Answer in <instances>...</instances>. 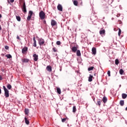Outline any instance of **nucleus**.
Listing matches in <instances>:
<instances>
[{
  "label": "nucleus",
  "mask_w": 127,
  "mask_h": 127,
  "mask_svg": "<svg viewBox=\"0 0 127 127\" xmlns=\"http://www.w3.org/2000/svg\"><path fill=\"white\" fill-rule=\"evenodd\" d=\"M105 32H106V31L105 30H102L99 31V33L100 35L104 34Z\"/></svg>",
  "instance_id": "obj_18"
},
{
  "label": "nucleus",
  "mask_w": 127,
  "mask_h": 127,
  "mask_svg": "<svg viewBox=\"0 0 127 127\" xmlns=\"http://www.w3.org/2000/svg\"><path fill=\"white\" fill-rule=\"evenodd\" d=\"M1 94V89H0V94Z\"/></svg>",
  "instance_id": "obj_43"
},
{
  "label": "nucleus",
  "mask_w": 127,
  "mask_h": 127,
  "mask_svg": "<svg viewBox=\"0 0 127 127\" xmlns=\"http://www.w3.org/2000/svg\"><path fill=\"white\" fill-rule=\"evenodd\" d=\"M46 69H47V71H48L49 72H52V67H51V66L48 65L47 66Z\"/></svg>",
  "instance_id": "obj_9"
},
{
  "label": "nucleus",
  "mask_w": 127,
  "mask_h": 127,
  "mask_svg": "<svg viewBox=\"0 0 127 127\" xmlns=\"http://www.w3.org/2000/svg\"><path fill=\"white\" fill-rule=\"evenodd\" d=\"M33 40L34 41L33 46L34 47H36L37 45H36V40H35V37H34L33 38Z\"/></svg>",
  "instance_id": "obj_12"
},
{
  "label": "nucleus",
  "mask_w": 127,
  "mask_h": 127,
  "mask_svg": "<svg viewBox=\"0 0 127 127\" xmlns=\"http://www.w3.org/2000/svg\"><path fill=\"white\" fill-rule=\"evenodd\" d=\"M7 88L8 90H10V89H11V85L10 84H8L7 85Z\"/></svg>",
  "instance_id": "obj_31"
},
{
  "label": "nucleus",
  "mask_w": 127,
  "mask_h": 127,
  "mask_svg": "<svg viewBox=\"0 0 127 127\" xmlns=\"http://www.w3.org/2000/svg\"><path fill=\"white\" fill-rule=\"evenodd\" d=\"M33 57L34 61H37V60H38V55H36V54H34Z\"/></svg>",
  "instance_id": "obj_7"
},
{
  "label": "nucleus",
  "mask_w": 127,
  "mask_h": 127,
  "mask_svg": "<svg viewBox=\"0 0 127 127\" xmlns=\"http://www.w3.org/2000/svg\"><path fill=\"white\" fill-rule=\"evenodd\" d=\"M71 50L72 52H76L77 51V47H73Z\"/></svg>",
  "instance_id": "obj_16"
},
{
  "label": "nucleus",
  "mask_w": 127,
  "mask_h": 127,
  "mask_svg": "<svg viewBox=\"0 0 127 127\" xmlns=\"http://www.w3.org/2000/svg\"><path fill=\"white\" fill-rule=\"evenodd\" d=\"M73 4H74L76 6H78V1L77 0L73 1Z\"/></svg>",
  "instance_id": "obj_25"
},
{
  "label": "nucleus",
  "mask_w": 127,
  "mask_h": 127,
  "mask_svg": "<svg viewBox=\"0 0 127 127\" xmlns=\"http://www.w3.org/2000/svg\"><path fill=\"white\" fill-rule=\"evenodd\" d=\"M57 92L59 94V95L61 94V89H60V88L58 87L57 88Z\"/></svg>",
  "instance_id": "obj_15"
},
{
  "label": "nucleus",
  "mask_w": 127,
  "mask_h": 127,
  "mask_svg": "<svg viewBox=\"0 0 127 127\" xmlns=\"http://www.w3.org/2000/svg\"><path fill=\"white\" fill-rule=\"evenodd\" d=\"M43 23H44V24H46V20H44Z\"/></svg>",
  "instance_id": "obj_40"
},
{
  "label": "nucleus",
  "mask_w": 127,
  "mask_h": 127,
  "mask_svg": "<svg viewBox=\"0 0 127 127\" xmlns=\"http://www.w3.org/2000/svg\"><path fill=\"white\" fill-rule=\"evenodd\" d=\"M76 111H77V109H76V106H73L72 108L73 113H76Z\"/></svg>",
  "instance_id": "obj_23"
},
{
  "label": "nucleus",
  "mask_w": 127,
  "mask_h": 127,
  "mask_svg": "<svg viewBox=\"0 0 127 127\" xmlns=\"http://www.w3.org/2000/svg\"><path fill=\"white\" fill-rule=\"evenodd\" d=\"M88 80H93V76H92V75L90 74Z\"/></svg>",
  "instance_id": "obj_34"
},
{
  "label": "nucleus",
  "mask_w": 127,
  "mask_h": 127,
  "mask_svg": "<svg viewBox=\"0 0 127 127\" xmlns=\"http://www.w3.org/2000/svg\"><path fill=\"white\" fill-rule=\"evenodd\" d=\"M127 94H125V93H123L122 94V98L123 99H127Z\"/></svg>",
  "instance_id": "obj_19"
},
{
  "label": "nucleus",
  "mask_w": 127,
  "mask_h": 127,
  "mask_svg": "<svg viewBox=\"0 0 127 127\" xmlns=\"http://www.w3.org/2000/svg\"><path fill=\"white\" fill-rule=\"evenodd\" d=\"M32 14H33V12L32 11H29L28 15L32 16Z\"/></svg>",
  "instance_id": "obj_29"
},
{
  "label": "nucleus",
  "mask_w": 127,
  "mask_h": 127,
  "mask_svg": "<svg viewBox=\"0 0 127 127\" xmlns=\"http://www.w3.org/2000/svg\"><path fill=\"white\" fill-rule=\"evenodd\" d=\"M29 62V60L27 59H24L22 60V62H23V63H28Z\"/></svg>",
  "instance_id": "obj_11"
},
{
  "label": "nucleus",
  "mask_w": 127,
  "mask_h": 127,
  "mask_svg": "<svg viewBox=\"0 0 127 127\" xmlns=\"http://www.w3.org/2000/svg\"><path fill=\"white\" fill-rule=\"evenodd\" d=\"M102 101L104 104H106L108 101V99L107 97H106V96H104L102 99Z\"/></svg>",
  "instance_id": "obj_10"
},
{
  "label": "nucleus",
  "mask_w": 127,
  "mask_h": 127,
  "mask_svg": "<svg viewBox=\"0 0 127 127\" xmlns=\"http://www.w3.org/2000/svg\"><path fill=\"white\" fill-rule=\"evenodd\" d=\"M22 9L24 12H26V6L25 5V2L23 3V6L22 7Z\"/></svg>",
  "instance_id": "obj_5"
},
{
  "label": "nucleus",
  "mask_w": 127,
  "mask_h": 127,
  "mask_svg": "<svg viewBox=\"0 0 127 127\" xmlns=\"http://www.w3.org/2000/svg\"><path fill=\"white\" fill-rule=\"evenodd\" d=\"M1 30V26L0 25V31Z\"/></svg>",
  "instance_id": "obj_44"
},
{
  "label": "nucleus",
  "mask_w": 127,
  "mask_h": 127,
  "mask_svg": "<svg viewBox=\"0 0 127 127\" xmlns=\"http://www.w3.org/2000/svg\"><path fill=\"white\" fill-rule=\"evenodd\" d=\"M67 120H68V119L67 118L62 119V123H65V121H67Z\"/></svg>",
  "instance_id": "obj_27"
},
{
  "label": "nucleus",
  "mask_w": 127,
  "mask_h": 127,
  "mask_svg": "<svg viewBox=\"0 0 127 127\" xmlns=\"http://www.w3.org/2000/svg\"><path fill=\"white\" fill-rule=\"evenodd\" d=\"M76 55H77V56H81V52H80V50L77 51Z\"/></svg>",
  "instance_id": "obj_20"
},
{
  "label": "nucleus",
  "mask_w": 127,
  "mask_h": 127,
  "mask_svg": "<svg viewBox=\"0 0 127 127\" xmlns=\"http://www.w3.org/2000/svg\"><path fill=\"white\" fill-rule=\"evenodd\" d=\"M45 41L42 38L39 39V44L40 46L42 45H43L44 44Z\"/></svg>",
  "instance_id": "obj_3"
},
{
  "label": "nucleus",
  "mask_w": 127,
  "mask_h": 127,
  "mask_svg": "<svg viewBox=\"0 0 127 127\" xmlns=\"http://www.w3.org/2000/svg\"><path fill=\"white\" fill-rule=\"evenodd\" d=\"M119 63H120V61H119V59H117L116 60H115L116 65H119Z\"/></svg>",
  "instance_id": "obj_24"
},
{
  "label": "nucleus",
  "mask_w": 127,
  "mask_h": 127,
  "mask_svg": "<svg viewBox=\"0 0 127 127\" xmlns=\"http://www.w3.org/2000/svg\"><path fill=\"white\" fill-rule=\"evenodd\" d=\"M53 50H54V52H56V50H55V49L53 48Z\"/></svg>",
  "instance_id": "obj_42"
},
{
  "label": "nucleus",
  "mask_w": 127,
  "mask_h": 127,
  "mask_svg": "<svg viewBox=\"0 0 127 127\" xmlns=\"http://www.w3.org/2000/svg\"><path fill=\"white\" fill-rule=\"evenodd\" d=\"M120 106H121L122 107H123L124 106V105H125V101L124 100H121L120 101Z\"/></svg>",
  "instance_id": "obj_14"
},
{
  "label": "nucleus",
  "mask_w": 127,
  "mask_h": 127,
  "mask_svg": "<svg viewBox=\"0 0 127 127\" xmlns=\"http://www.w3.org/2000/svg\"><path fill=\"white\" fill-rule=\"evenodd\" d=\"M92 53L94 54V55H96V53L97 52L96 48H93L92 49Z\"/></svg>",
  "instance_id": "obj_13"
},
{
  "label": "nucleus",
  "mask_w": 127,
  "mask_h": 127,
  "mask_svg": "<svg viewBox=\"0 0 127 127\" xmlns=\"http://www.w3.org/2000/svg\"><path fill=\"white\" fill-rule=\"evenodd\" d=\"M16 18L17 21H20V20H21V18H20V16H16Z\"/></svg>",
  "instance_id": "obj_22"
},
{
  "label": "nucleus",
  "mask_w": 127,
  "mask_h": 127,
  "mask_svg": "<svg viewBox=\"0 0 127 127\" xmlns=\"http://www.w3.org/2000/svg\"><path fill=\"white\" fill-rule=\"evenodd\" d=\"M88 81H89V82H92V80H89Z\"/></svg>",
  "instance_id": "obj_46"
},
{
  "label": "nucleus",
  "mask_w": 127,
  "mask_h": 127,
  "mask_svg": "<svg viewBox=\"0 0 127 127\" xmlns=\"http://www.w3.org/2000/svg\"><path fill=\"white\" fill-rule=\"evenodd\" d=\"M3 90L4 91V96L6 98H8L9 97V91H8V90L6 89V87H5V86H3Z\"/></svg>",
  "instance_id": "obj_1"
},
{
  "label": "nucleus",
  "mask_w": 127,
  "mask_h": 127,
  "mask_svg": "<svg viewBox=\"0 0 127 127\" xmlns=\"http://www.w3.org/2000/svg\"><path fill=\"white\" fill-rule=\"evenodd\" d=\"M31 18V16H30L29 15H28V16L27 18V20L29 21V20H30Z\"/></svg>",
  "instance_id": "obj_33"
},
{
  "label": "nucleus",
  "mask_w": 127,
  "mask_h": 127,
  "mask_svg": "<svg viewBox=\"0 0 127 127\" xmlns=\"http://www.w3.org/2000/svg\"><path fill=\"white\" fill-rule=\"evenodd\" d=\"M126 110L127 111V107L126 108Z\"/></svg>",
  "instance_id": "obj_48"
},
{
  "label": "nucleus",
  "mask_w": 127,
  "mask_h": 127,
  "mask_svg": "<svg viewBox=\"0 0 127 127\" xmlns=\"http://www.w3.org/2000/svg\"><path fill=\"white\" fill-rule=\"evenodd\" d=\"M101 101L100 100H98L97 103H96L97 106H99V107H101Z\"/></svg>",
  "instance_id": "obj_21"
},
{
  "label": "nucleus",
  "mask_w": 127,
  "mask_h": 127,
  "mask_svg": "<svg viewBox=\"0 0 127 127\" xmlns=\"http://www.w3.org/2000/svg\"><path fill=\"white\" fill-rule=\"evenodd\" d=\"M57 45H60L61 44V42L60 41H58L56 43Z\"/></svg>",
  "instance_id": "obj_35"
},
{
  "label": "nucleus",
  "mask_w": 127,
  "mask_h": 127,
  "mask_svg": "<svg viewBox=\"0 0 127 127\" xmlns=\"http://www.w3.org/2000/svg\"><path fill=\"white\" fill-rule=\"evenodd\" d=\"M93 69H94V66H91L90 67H88V70L89 71H92V70H93Z\"/></svg>",
  "instance_id": "obj_30"
},
{
  "label": "nucleus",
  "mask_w": 127,
  "mask_h": 127,
  "mask_svg": "<svg viewBox=\"0 0 127 127\" xmlns=\"http://www.w3.org/2000/svg\"><path fill=\"white\" fill-rule=\"evenodd\" d=\"M17 39H19V36H17Z\"/></svg>",
  "instance_id": "obj_41"
},
{
  "label": "nucleus",
  "mask_w": 127,
  "mask_h": 127,
  "mask_svg": "<svg viewBox=\"0 0 127 127\" xmlns=\"http://www.w3.org/2000/svg\"><path fill=\"white\" fill-rule=\"evenodd\" d=\"M24 112L25 115H28V113H29V110L28 109H25Z\"/></svg>",
  "instance_id": "obj_26"
},
{
  "label": "nucleus",
  "mask_w": 127,
  "mask_h": 127,
  "mask_svg": "<svg viewBox=\"0 0 127 127\" xmlns=\"http://www.w3.org/2000/svg\"><path fill=\"white\" fill-rule=\"evenodd\" d=\"M28 49L27 48V47H24L22 50V53L23 54H25V53L27 52Z\"/></svg>",
  "instance_id": "obj_6"
},
{
  "label": "nucleus",
  "mask_w": 127,
  "mask_h": 127,
  "mask_svg": "<svg viewBox=\"0 0 127 127\" xmlns=\"http://www.w3.org/2000/svg\"><path fill=\"white\" fill-rule=\"evenodd\" d=\"M121 33H122V30L121 29H119L118 35L119 36H121Z\"/></svg>",
  "instance_id": "obj_32"
},
{
  "label": "nucleus",
  "mask_w": 127,
  "mask_h": 127,
  "mask_svg": "<svg viewBox=\"0 0 127 127\" xmlns=\"http://www.w3.org/2000/svg\"><path fill=\"white\" fill-rule=\"evenodd\" d=\"M25 124L26 125H29V121L27 120V118L26 117H25L24 118Z\"/></svg>",
  "instance_id": "obj_17"
},
{
  "label": "nucleus",
  "mask_w": 127,
  "mask_h": 127,
  "mask_svg": "<svg viewBox=\"0 0 127 127\" xmlns=\"http://www.w3.org/2000/svg\"><path fill=\"white\" fill-rule=\"evenodd\" d=\"M107 74L109 76V77H110L111 76V71L109 70L108 72H107Z\"/></svg>",
  "instance_id": "obj_37"
},
{
  "label": "nucleus",
  "mask_w": 127,
  "mask_h": 127,
  "mask_svg": "<svg viewBox=\"0 0 127 127\" xmlns=\"http://www.w3.org/2000/svg\"><path fill=\"white\" fill-rule=\"evenodd\" d=\"M9 48V47L7 46H5V49H6V50H8V49Z\"/></svg>",
  "instance_id": "obj_38"
},
{
  "label": "nucleus",
  "mask_w": 127,
  "mask_h": 127,
  "mask_svg": "<svg viewBox=\"0 0 127 127\" xmlns=\"http://www.w3.org/2000/svg\"><path fill=\"white\" fill-rule=\"evenodd\" d=\"M94 76H96V74H94Z\"/></svg>",
  "instance_id": "obj_49"
},
{
  "label": "nucleus",
  "mask_w": 127,
  "mask_h": 127,
  "mask_svg": "<svg viewBox=\"0 0 127 127\" xmlns=\"http://www.w3.org/2000/svg\"><path fill=\"white\" fill-rule=\"evenodd\" d=\"M39 17L43 20L45 18V13L43 11H41L39 13Z\"/></svg>",
  "instance_id": "obj_2"
},
{
  "label": "nucleus",
  "mask_w": 127,
  "mask_h": 127,
  "mask_svg": "<svg viewBox=\"0 0 127 127\" xmlns=\"http://www.w3.org/2000/svg\"><path fill=\"white\" fill-rule=\"evenodd\" d=\"M119 72H120V75H123V74H124V70H123V69H121L120 70Z\"/></svg>",
  "instance_id": "obj_28"
},
{
  "label": "nucleus",
  "mask_w": 127,
  "mask_h": 127,
  "mask_svg": "<svg viewBox=\"0 0 127 127\" xmlns=\"http://www.w3.org/2000/svg\"><path fill=\"white\" fill-rule=\"evenodd\" d=\"M1 75H0V80H1Z\"/></svg>",
  "instance_id": "obj_45"
},
{
  "label": "nucleus",
  "mask_w": 127,
  "mask_h": 127,
  "mask_svg": "<svg viewBox=\"0 0 127 127\" xmlns=\"http://www.w3.org/2000/svg\"><path fill=\"white\" fill-rule=\"evenodd\" d=\"M1 17V14H0V18Z\"/></svg>",
  "instance_id": "obj_47"
},
{
  "label": "nucleus",
  "mask_w": 127,
  "mask_h": 127,
  "mask_svg": "<svg viewBox=\"0 0 127 127\" xmlns=\"http://www.w3.org/2000/svg\"><path fill=\"white\" fill-rule=\"evenodd\" d=\"M56 24H57V22H56L55 21V20H52L51 25H52V27H53V26H55V25H56Z\"/></svg>",
  "instance_id": "obj_8"
},
{
  "label": "nucleus",
  "mask_w": 127,
  "mask_h": 127,
  "mask_svg": "<svg viewBox=\"0 0 127 127\" xmlns=\"http://www.w3.org/2000/svg\"><path fill=\"white\" fill-rule=\"evenodd\" d=\"M10 2H14V0H10Z\"/></svg>",
  "instance_id": "obj_39"
},
{
  "label": "nucleus",
  "mask_w": 127,
  "mask_h": 127,
  "mask_svg": "<svg viewBox=\"0 0 127 127\" xmlns=\"http://www.w3.org/2000/svg\"><path fill=\"white\" fill-rule=\"evenodd\" d=\"M6 57H7V58L10 59L11 58V55H6Z\"/></svg>",
  "instance_id": "obj_36"
},
{
  "label": "nucleus",
  "mask_w": 127,
  "mask_h": 127,
  "mask_svg": "<svg viewBox=\"0 0 127 127\" xmlns=\"http://www.w3.org/2000/svg\"><path fill=\"white\" fill-rule=\"evenodd\" d=\"M57 8L58 10H60V11H63V7H62V5L59 4Z\"/></svg>",
  "instance_id": "obj_4"
}]
</instances>
